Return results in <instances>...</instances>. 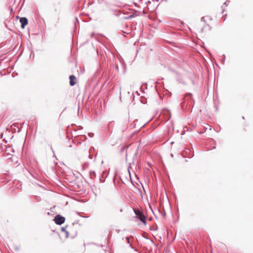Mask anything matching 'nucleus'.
<instances>
[{
  "label": "nucleus",
  "instance_id": "obj_6",
  "mask_svg": "<svg viewBox=\"0 0 253 253\" xmlns=\"http://www.w3.org/2000/svg\"><path fill=\"white\" fill-rule=\"evenodd\" d=\"M222 57H223V58H222V59L221 60V63L223 64H224V62H225V58H226L225 55L224 54H223L222 55Z\"/></svg>",
  "mask_w": 253,
  "mask_h": 253
},
{
  "label": "nucleus",
  "instance_id": "obj_10",
  "mask_svg": "<svg viewBox=\"0 0 253 253\" xmlns=\"http://www.w3.org/2000/svg\"><path fill=\"white\" fill-rule=\"evenodd\" d=\"M228 1H225L224 3V5H225V6H227V5H228Z\"/></svg>",
  "mask_w": 253,
  "mask_h": 253
},
{
  "label": "nucleus",
  "instance_id": "obj_17",
  "mask_svg": "<svg viewBox=\"0 0 253 253\" xmlns=\"http://www.w3.org/2000/svg\"><path fill=\"white\" fill-rule=\"evenodd\" d=\"M94 173H95V172H94V171L93 172H92V174H94Z\"/></svg>",
  "mask_w": 253,
  "mask_h": 253
},
{
  "label": "nucleus",
  "instance_id": "obj_2",
  "mask_svg": "<svg viewBox=\"0 0 253 253\" xmlns=\"http://www.w3.org/2000/svg\"><path fill=\"white\" fill-rule=\"evenodd\" d=\"M65 218L63 216L58 214L54 218L55 223L58 225H61L65 222Z\"/></svg>",
  "mask_w": 253,
  "mask_h": 253
},
{
  "label": "nucleus",
  "instance_id": "obj_18",
  "mask_svg": "<svg viewBox=\"0 0 253 253\" xmlns=\"http://www.w3.org/2000/svg\"><path fill=\"white\" fill-rule=\"evenodd\" d=\"M94 173H95V172H94V171L93 172H92V174H94Z\"/></svg>",
  "mask_w": 253,
  "mask_h": 253
},
{
  "label": "nucleus",
  "instance_id": "obj_4",
  "mask_svg": "<svg viewBox=\"0 0 253 253\" xmlns=\"http://www.w3.org/2000/svg\"><path fill=\"white\" fill-rule=\"evenodd\" d=\"M69 79H70V84L71 86H73L74 85L76 82V78L75 77V76L74 75H71L69 77Z\"/></svg>",
  "mask_w": 253,
  "mask_h": 253
},
{
  "label": "nucleus",
  "instance_id": "obj_7",
  "mask_svg": "<svg viewBox=\"0 0 253 253\" xmlns=\"http://www.w3.org/2000/svg\"><path fill=\"white\" fill-rule=\"evenodd\" d=\"M192 96V94L191 93H187L185 95V96L184 97V99H185V98L188 97V96H189V97H191Z\"/></svg>",
  "mask_w": 253,
  "mask_h": 253
},
{
  "label": "nucleus",
  "instance_id": "obj_14",
  "mask_svg": "<svg viewBox=\"0 0 253 253\" xmlns=\"http://www.w3.org/2000/svg\"><path fill=\"white\" fill-rule=\"evenodd\" d=\"M112 123V122H110L109 124V126Z\"/></svg>",
  "mask_w": 253,
  "mask_h": 253
},
{
  "label": "nucleus",
  "instance_id": "obj_11",
  "mask_svg": "<svg viewBox=\"0 0 253 253\" xmlns=\"http://www.w3.org/2000/svg\"><path fill=\"white\" fill-rule=\"evenodd\" d=\"M201 21H202V22H205V18H204V17H203L201 18Z\"/></svg>",
  "mask_w": 253,
  "mask_h": 253
},
{
  "label": "nucleus",
  "instance_id": "obj_9",
  "mask_svg": "<svg viewBox=\"0 0 253 253\" xmlns=\"http://www.w3.org/2000/svg\"><path fill=\"white\" fill-rule=\"evenodd\" d=\"M93 135H94V134L93 133H88L89 136H90L91 137H92L93 136Z\"/></svg>",
  "mask_w": 253,
  "mask_h": 253
},
{
  "label": "nucleus",
  "instance_id": "obj_12",
  "mask_svg": "<svg viewBox=\"0 0 253 253\" xmlns=\"http://www.w3.org/2000/svg\"><path fill=\"white\" fill-rule=\"evenodd\" d=\"M184 105V102H181V106H183V105Z\"/></svg>",
  "mask_w": 253,
  "mask_h": 253
},
{
  "label": "nucleus",
  "instance_id": "obj_16",
  "mask_svg": "<svg viewBox=\"0 0 253 253\" xmlns=\"http://www.w3.org/2000/svg\"><path fill=\"white\" fill-rule=\"evenodd\" d=\"M221 7H222V8L223 9V10H224V9H223V8H224V6H223V5H222Z\"/></svg>",
  "mask_w": 253,
  "mask_h": 253
},
{
  "label": "nucleus",
  "instance_id": "obj_15",
  "mask_svg": "<svg viewBox=\"0 0 253 253\" xmlns=\"http://www.w3.org/2000/svg\"><path fill=\"white\" fill-rule=\"evenodd\" d=\"M88 158H90V159L91 158V157H90V155H88Z\"/></svg>",
  "mask_w": 253,
  "mask_h": 253
},
{
  "label": "nucleus",
  "instance_id": "obj_13",
  "mask_svg": "<svg viewBox=\"0 0 253 253\" xmlns=\"http://www.w3.org/2000/svg\"><path fill=\"white\" fill-rule=\"evenodd\" d=\"M204 31V28L201 29V32H203Z\"/></svg>",
  "mask_w": 253,
  "mask_h": 253
},
{
  "label": "nucleus",
  "instance_id": "obj_5",
  "mask_svg": "<svg viewBox=\"0 0 253 253\" xmlns=\"http://www.w3.org/2000/svg\"><path fill=\"white\" fill-rule=\"evenodd\" d=\"M62 230L63 231H64V232H65V234H66V237H68V235H69V232H68L67 231H66V230H65V228H64V227H62Z\"/></svg>",
  "mask_w": 253,
  "mask_h": 253
},
{
  "label": "nucleus",
  "instance_id": "obj_3",
  "mask_svg": "<svg viewBox=\"0 0 253 253\" xmlns=\"http://www.w3.org/2000/svg\"><path fill=\"white\" fill-rule=\"evenodd\" d=\"M20 22L21 23V27L22 28H24L28 24V19L26 17L21 18Z\"/></svg>",
  "mask_w": 253,
  "mask_h": 253
},
{
  "label": "nucleus",
  "instance_id": "obj_1",
  "mask_svg": "<svg viewBox=\"0 0 253 253\" xmlns=\"http://www.w3.org/2000/svg\"><path fill=\"white\" fill-rule=\"evenodd\" d=\"M134 212L137 217L144 225L146 224V217L142 212L139 210H134Z\"/></svg>",
  "mask_w": 253,
  "mask_h": 253
},
{
  "label": "nucleus",
  "instance_id": "obj_8",
  "mask_svg": "<svg viewBox=\"0 0 253 253\" xmlns=\"http://www.w3.org/2000/svg\"><path fill=\"white\" fill-rule=\"evenodd\" d=\"M125 239H126V240L127 241V243L128 244H130V243H129V238H128V237H126V238H125Z\"/></svg>",
  "mask_w": 253,
  "mask_h": 253
}]
</instances>
